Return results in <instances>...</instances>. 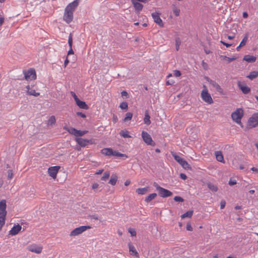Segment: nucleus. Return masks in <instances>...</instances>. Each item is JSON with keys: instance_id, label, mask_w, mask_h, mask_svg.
Segmentation results:
<instances>
[{"instance_id": "1", "label": "nucleus", "mask_w": 258, "mask_h": 258, "mask_svg": "<svg viewBox=\"0 0 258 258\" xmlns=\"http://www.w3.org/2000/svg\"><path fill=\"white\" fill-rule=\"evenodd\" d=\"M78 5L79 0H75L66 7L63 19L67 23L69 24L73 21L74 17L73 13Z\"/></svg>"}, {"instance_id": "2", "label": "nucleus", "mask_w": 258, "mask_h": 258, "mask_svg": "<svg viewBox=\"0 0 258 258\" xmlns=\"http://www.w3.org/2000/svg\"><path fill=\"white\" fill-rule=\"evenodd\" d=\"M6 201L3 200L0 201V231L5 224L7 212L6 211Z\"/></svg>"}, {"instance_id": "3", "label": "nucleus", "mask_w": 258, "mask_h": 258, "mask_svg": "<svg viewBox=\"0 0 258 258\" xmlns=\"http://www.w3.org/2000/svg\"><path fill=\"white\" fill-rule=\"evenodd\" d=\"M244 112L242 108H237L231 113V118L233 121L243 127L241 119L243 116Z\"/></svg>"}, {"instance_id": "4", "label": "nucleus", "mask_w": 258, "mask_h": 258, "mask_svg": "<svg viewBox=\"0 0 258 258\" xmlns=\"http://www.w3.org/2000/svg\"><path fill=\"white\" fill-rule=\"evenodd\" d=\"M153 186L156 188V190L158 191V194L160 195V196L162 198H167L170 197L172 195V192L171 191L161 187L156 182H154Z\"/></svg>"}, {"instance_id": "5", "label": "nucleus", "mask_w": 258, "mask_h": 258, "mask_svg": "<svg viewBox=\"0 0 258 258\" xmlns=\"http://www.w3.org/2000/svg\"><path fill=\"white\" fill-rule=\"evenodd\" d=\"M204 89L201 92V98L205 102L211 104L213 103V99L205 85H204Z\"/></svg>"}, {"instance_id": "6", "label": "nucleus", "mask_w": 258, "mask_h": 258, "mask_svg": "<svg viewBox=\"0 0 258 258\" xmlns=\"http://www.w3.org/2000/svg\"><path fill=\"white\" fill-rule=\"evenodd\" d=\"M247 125L249 128L255 127L258 125V112L253 113L249 117L248 120Z\"/></svg>"}, {"instance_id": "7", "label": "nucleus", "mask_w": 258, "mask_h": 258, "mask_svg": "<svg viewBox=\"0 0 258 258\" xmlns=\"http://www.w3.org/2000/svg\"><path fill=\"white\" fill-rule=\"evenodd\" d=\"M25 79L28 80H34L36 79V74L34 69H31L28 71H23Z\"/></svg>"}, {"instance_id": "8", "label": "nucleus", "mask_w": 258, "mask_h": 258, "mask_svg": "<svg viewBox=\"0 0 258 258\" xmlns=\"http://www.w3.org/2000/svg\"><path fill=\"white\" fill-rule=\"evenodd\" d=\"M91 227L90 226H81L79 227H77L75 229H74L73 230H72L70 235V236H77L81 233H82L83 232L86 231L87 229H90Z\"/></svg>"}, {"instance_id": "9", "label": "nucleus", "mask_w": 258, "mask_h": 258, "mask_svg": "<svg viewBox=\"0 0 258 258\" xmlns=\"http://www.w3.org/2000/svg\"><path fill=\"white\" fill-rule=\"evenodd\" d=\"M142 137L143 141L148 145L155 146V143L153 141L151 136L146 132L142 131Z\"/></svg>"}, {"instance_id": "10", "label": "nucleus", "mask_w": 258, "mask_h": 258, "mask_svg": "<svg viewBox=\"0 0 258 258\" xmlns=\"http://www.w3.org/2000/svg\"><path fill=\"white\" fill-rule=\"evenodd\" d=\"M76 141L78 144L82 147H85L87 146L89 144H95V140L94 139H85L83 138H76Z\"/></svg>"}, {"instance_id": "11", "label": "nucleus", "mask_w": 258, "mask_h": 258, "mask_svg": "<svg viewBox=\"0 0 258 258\" xmlns=\"http://www.w3.org/2000/svg\"><path fill=\"white\" fill-rule=\"evenodd\" d=\"M160 15L161 13L158 12H155L151 14V16L154 22L158 24L160 27H163L164 26V23L160 17Z\"/></svg>"}, {"instance_id": "12", "label": "nucleus", "mask_w": 258, "mask_h": 258, "mask_svg": "<svg viewBox=\"0 0 258 258\" xmlns=\"http://www.w3.org/2000/svg\"><path fill=\"white\" fill-rule=\"evenodd\" d=\"M60 166H55L49 167L48 169V173L50 176L52 178L55 179L56 177L57 173L60 169Z\"/></svg>"}, {"instance_id": "13", "label": "nucleus", "mask_w": 258, "mask_h": 258, "mask_svg": "<svg viewBox=\"0 0 258 258\" xmlns=\"http://www.w3.org/2000/svg\"><path fill=\"white\" fill-rule=\"evenodd\" d=\"M27 249L31 252H35L36 253H40L42 251V247L37 244H33L29 245L27 247Z\"/></svg>"}, {"instance_id": "14", "label": "nucleus", "mask_w": 258, "mask_h": 258, "mask_svg": "<svg viewBox=\"0 0 258 258\" xmlns=\"http://www.w3.org/2000/svg\"><path fill=\"white\" fill-rule=\"evenodd\" d=\"M208 82L211 84L216 90L221 94H223V90L220 86L216 83L215 81L210 79L208 77L206 78Z\"/></svg>"}, {"instance_id": "15", "label": "nucleus", "mask_w": 258, "mask_h": 258, "mask_svg": "<svg viewBox=\"0 0 258 258\" xmlns=\"http://www.w3.org/2000/svg\"><path fill=\"white\" fill-rule=\"evenodd\" d=\"M238 87L244 94H247L250 92V88L248 87L245 83H241L240 82H238L237 83Z\"/></svg>"}, {"instance_id": "16", "label": "nucleus", "mask_w": 258, "mask_h": 258, "mask_svg": "<svg viewBox=\"0 0 258 258\" xmlns=\"http://www.w3.org/2000/svg\"><path fill=\"white\" fill-rule=\"evenodd\" d=\"M131 2L135 8V11L137 13L141 11L143 8V5L136 0H131Z\"/></svg>"}, {"instance_id": "17", "label": "nucleus", "mask_w": 258, "mask_h": 258, "mask_svg": "<svg viewBox=\"0 0 258 258\" xmlns=\"http://www.w3.org/2000/svg\"><path fill=\"white\" fill-rule=\"evenodd\" d=\"M22 229L21 226L19 224H17L16 226H14L11 230L9 231V234L12 235H15L17 234Z\"/></svg>"}, {"instance_id": "18", "label": "nucleus", "mask_w": 258, "mask_h": 258, "mask_svg": "<svg viewBox=\"0 0 258 258\" xmlns=\"http://www.w3.org/2000/svg\"><path fill=\"white\" fill-rule=\"evenodd\" d=\"M68 44L70 47V49L68 51V55L74 54V51L72 49L73 45V37L72 33H70L69 36Z\"/></svg>"}, {"instance_id": "19", "label": "nucleus", "mask_w": 258, "mask_h": 258, "mask_svg": "<svg viewBox=\"0 0 258 258\" xmlns=\"http://www.w3.org/2000/svg\"><path fill=\"white\" fill-rule=\"evenodd\" d=\"M128 248H129V251L130 252V254L133 255H135L136 257L139 256V253H138L137 251L136 250L135 246L132 244L131 243H128Z\"/></svg>"}, {"instance_id": "20", "label": "nucleus", "mask_w": 258, "mask_h": 258, "mask_svg": "<svg viewBox=\"0 0 258 258\" xmlns=\"http://www.w3.org/2000/svg\"><path fill=\"white\" fill-rule=\"evenodd\" d=\"M76 103L81 109H88L89 108L85 102L81 101L79 99L76 101Z\"/></svg>"}, {"instance_id": "21", "label": "nucleus", "mask_w": 258, "mask_h": 258, "mask_svg": "<svg viewBox=\"0 0 258 258\" xmlns=\"http://www.w3.org/2000/svg\"><path fill=\"white\" fill-rule=\"evenodd\" d=\"M215 155L216 156V159L218 161L224 163V158L222 155V153L220 151H217L215 152Z\"/></svg>"}, {"instance_id": "22", "label": "nucleus", "mask_w": 258, "mask_h": 258, "mask_svg": "<svg viewBox=\"0 0 258 258\" xmlns=\"http://www.w3.org/2000/svg\"><path fill=\"white\" fill-rule=\"evenodd\" d=\"M256 57L254 56L250 55H245L243 58V60L248 62H254L255 61Z\"/></svg>"}, {"instance_id": "23", "label": "nucleus", "mask_w": 258, "mask_h": 258, "mask_svg": "<svg viewBox=\"0 0 258 258\" xmlns=\"http://www.w3.org/2000/svg\"><path fill=\"white\" fill-rule=\"evenodd\" d=\"M102 154L110 156H112L113 153V149L111 148H104L101 150Z\"/></svg>"}, {"instance_id": "24", "label": "nucleus", "mask_w": 258, "mask_h": 258, "mask_svg": "<svg viewBox=\"0 0 258 258\" xmlns=\"http://www.w3.org/2000/svg\"><path fill=\"white\" fill-rule=\"evenodd\" d=\"M63 129L68 132L70 134L74 135L75 136H76L77 130L75 128L72 127H68L67 126H64Z\"/></svg>"}, {"instance_id": "25", "label": "nucleus", "mask_w": 258, "mask_h": 258, "mask_svg": "<svg viewBox=\"0 0 258 258\" xmlns=\"http://www.w3.org/2000/svg\"><path fill=\"white\" fill-rule=\"evenodd\" d=\"M179 164L182 166V168L186 170H191V167L188 164V163L183 159V160L179 163Z\"/></svg>"}, {"instance_id": "26", "label": "nucleus", "mask_w": 258, "mask_h": 258, "mask_svg": "<svg viewBox=\"0 0 258 258\" xmlns=\"http://www.w3.org/2000/svg\"><path fill=\"white\" fill-rule=\"evenodd\" d=\"M144 121V123L147 125H149L151 123L150 116L149 115V112L147 110H146L145 111Z\"/></svg>"}, {"instance_id": "27", "label": "nucleus", "mask_w": 258, "mask_h": 258, "mask_svg": "<svg viewBox=\"0 0 258 258\" xmlns=\"http://www.w3.org/2000/svg\"><path fill=\"white\" fill-rule=\"evenodd\" d=\"M118 177L116 174H113L110 177V179L109 181V183L112 185H115L116 181L117 180Z\"/></svg>"}, {"instance_id": "28", "label": "nucleus", "mask_w": 258, "mask_h": 258, "mask_svg": "<svg viewBox=\"0 0 258 258\" xmlns=\"http://www.w3.org/2000/svg\"><path fill=\"white\" fill-rule=\"evenodd\" d=\"M148 187L139 188L136 189V192H137L139 195H145L148 191Z\"/></svg>"}, {"instance_id": "29", "label": "nucleus", "mask_w": 258, "mask_h": 258, "mask_svg": "<svg viewBox=\"0 0 258 258\" xmlns=\"http://www.w3.org/2000/svg\"><path fill=\"white\" fill-rule=\"evenodd\" d=\"M258 76V72L257 71H252L251 72L248 76H247V78L249 79L252 80L253 79L256 78Z\"/></svg>"}, {"instance_id": "30", "label": "nucleus", "mask_w": 258, "mask_h": 258, "mask_svg": "<svg viewBox=\"0 0 258 258\" xmlns=\"http://www.w3.org/2000/svg\"><path fill=\"white\" fill-rule=\"evenodd\" d=\"M207 186L211 191L213 192H216L218 189V187L216 185L211 182L207 183Z\"/></svg>"}, {"instance_id": "31", "label": "nucleus", "mask_w": 258, "mask_h": 258, "mask_svg": "<svg viewBox=\"0 0 258 258\" xmlns=\"http://www.w3.org/2000/svg\"><path fill=\"white\" fill-rule=\"evenodd\" d=\"M157 196V194L156 193H152L150 194L148 196L146 197L145 199V201L147 203H149L151 202L152 200L154 199Z\"/></svg>"}, {"instance_id": "32", "label": "nucleus", "mask_w": 258, "mask_h": 258, "mask_svg": "<svg viewBox=\"0 0 258 258\" xmlns=\"http://www.w3.org/2000/svg\"><path fill=\"white\" fill-rule=\"evenodd\" d=\"M112 156H116V157H125V158H127L128 157L125 154H122L118 152L117 151L113 150V153L112 154Z\"/></svg>"}, {"instance_id": "33", "label": "nucleus", "mask_w": 258, "mask_h": 258, "mask_svg": "<svg viewBox=\"0 0 258 258\" xmlns=\"http://www.w3.org/2000/svg\"><path fill=\"white\" fill-rule=\"evenodd\" d=\"M220 57L222 58V59H223V60H227L228 63L237 59V57H235V56H233L232 57H227L225 55H221Z\"/></svg>"}, {"instance_id": "34", "label": "nucleus", "mask_w": 258, "mask_h": 258, "mask_svg": "<svg viewBox=\"0 0 258 258\" xmlns=\"http://www.w3.org/2000/svg\"><path fill=\"white\" fill-rule=\"evenodd\" d=\"M119 135L123 137V138H131V136L129 135V132L126 130H121L120 133Z\"/></svg>"}, {"instance_id": "35", "label": "nucleus", "mask_w": 258, "mask_h": 258, "mask_svg": "<svg viewBox=\"0 0 258 258\" xmlns=\"http://www.w3.org/2000/svg\"><path fill=\"white\" fill-rule=\"evenodd\" d=\"M193 214V211L189 210L187 212H185L181 216L182 219L185 218L186 217L190 218Z\"/></svg>"}, {"instance_id": "36", "label": "nucleus", "mask_w": 258, "mask_h": 258, "mask_svg": "<svg viewBox=\"0 0 258 258\" xmlns=\"http://www.w3.org/2000/svg\"><path fill=\"white\" fill-rule=\"evenodd\" d=\"M171 155L174 158V159L179 164L180 162L183 160V158L180 157L179 156L177 155L174 152H171Z\"/></svg>"}, {"instance_id": "37", "label": "nucleus", "mask_w": 258, "mask_h": 258, "mask_svg": "<svg viewBox=\"0 0 258 258\" xmlns=\"http://www.w3.org/2000/svg\"><path fill=\"white\" fill-rule=\"evenodd\" d=\"M27 93L29 95H33L35 97L38 96L40 95V93L36 92L34 90L32 89H31L30 91L27 90Z\"/></svg>"}, {"instance_id": "38", "label": "nucleus", "mask_w": 258, "mask_h": 258, "mask_svg": "<svg viewBox=\"0 0 258 258\" xmlns=\"http://www.w3.org/2000/svg\"><path fill=\"white\" fill-rule=\"evenodd\" d=\"M56 122V119H55V117L54 115H52L51 116L48 120V122H47V124L48 125H53L54 124H55Z\"/></svg>"}, {"instance_id": "39", "label": "nucleus", "mask_w": 258, "mask_h": 258, "mask_svg": "<svg viewBox=\"0 0 258 258\" xmlns=\"http://www.w3.org/2000/svg\"><path fill=\"white\" fill-rule=\"evenodd\" d=\"M133 117V113L132 112H127L125 114V116L123 119L124 121H127L131 120Z\"/></svg>"}, {"instance_id": "40", "label": "nucleus", "mask_w": 258, "mask_h": 258, "mask_svg": "<svg viewBox=\"0 0 258 258\" xmlns=\"http://www.w3.org/2000/svg\"><path fill=\"white\" fill-rule=\"evenodd\" d=\"M88 132V131L77 130L76 137H82Z\"/></svg>"}, {"instance_id": "41", "label": "nucleus", "mask_w": 258, "mask_h": 258, "mask_svg": "<svg viewBox=\"0 0 258 258\" xmlns=\"http://www.w3.org/2000/svg\"><path fill=\"white\" fill-rule=\"evenodd\" d=\"M119 107L122 109L127 110L128 104L126 102H122V103H120Z\"/></svg>"}, {"instance_id": "42", "label": "nucleus", "mask_w": 258, "mask_h": 258, "mask_svg": "<svg viewBox=\"0 0 258 258\" xmlns=\"http://www.w3.org/2000/svg\"><path fill=\"white\" fill-rule=\"evenodd\" d=\"M110 173L108 171H106L103 174V175L101 177V179L102 180H106L109 177Z\"/></svg>"}, {"instance_id": "43", "label": "nucleus", "mask_w": 258, "mask_h": 258, "mask_svg": "<svg viewBox=\"0 0 258 258\" xmlns=\"http://www.w3.org/2000/svg\"><path fill=\"white\" fill-rule=\"evenodd\" d=\"M248 39V35L246 34L245 36L243 37L242 41L240 43V46H243L245 45Z\"/></svg>"}, {"instance_id": "44", "label": "nucleus", "mask_w": 258, "mask_h": 258, "mask_svg": "<svg viewBox=\"0 0 258 258\" xmlns=\"http://www.w3.org/2000/svg\"><path fill=\"white\" fill-rule=\"evenodd\" d=\"M181 43V41L179 39V38H176L175 39V46H176V50L178 51L179 49V45Z\"/></svg>"}, {"instance_id": "45", "label": "nucleus", "mask_w": 258, "mask_h": 258, "mask_svg": "<svg viewBox=\"0 0 258 258\" xmlns=\"http://www.w3.org/2000/svg\"><path fill=\"white\" fill-rule=\"evenodd\" d=\"M128 232L131 234L132 236H135L136 235V231L134 229L129 228Z\"/></svg>"}, {"instance_id": "46", "label": "nucleus", "mask_w": 258, "mask_h": 258, "mask_svg": "<svg viewBox=\"0 0 258 258\" xmlns=\"http://www.w3.org/2000/svg\"><path fill=\"white\" fill-rule=\"evenodd\" d=\"M173 12L176 16H178L180 14V10L176 8H174L173 10Z\"/></svg>"}, {"instance_id": "47", "label": "nucleus", "mask_w": 258, "mask_h": 258, "mask_svg": "<svg viewBox=\"0 0 258 258\" xmlns=\"http://www.w3.org/2000/svg\"><path fill=\"white\" fill-rule=\"evenodd\" d=\"M174 200L176 202H182L184 200L182 198L179 196H175L174 198Z\"/></svg>"}, {"instance_id": "48", "label": "nucleus", "mask_w": 258, "mask_h": 258, "mask_svg": "<svg viewBox=\"0 0 258 258\" xmlns=\"http://www.w3.org/2000/svg\"><path fill=\"white\" fill-rule=\"evenodd\" d=\"M13 177V173L12 170H9L8 171V178L9 179H11Z\"/></svg>"}, {"instance_id": "49", "label": "nucleus", "mask_w": 258, "mask_h": 258, "mask_svg": "<svg viewBox=\"0 0 258 258\" xmlns=\"http://www.w3.org/2000/svg\"><path fill=\"white\" fill-rule=\"evenodd\" d=\"M173 75L174 76L178 77L181 76V74L180 72L178 70H174L173 71Z\"/></svg>"}, {"instance_id": "50", "label": "nucleus", "mask_w": 258, "mask_h": 258, "mask_svg": "<svg viewBox=\"0 0 258 258\" xmlns=\"http://www.w3.org/2000/svg\"><path fill=\"white\" fill-rule=\"evenodd\" d=\"M228 184L231 186L235 185L236 184V181L235 179L231 178L228 182Z\"/></svg>"}, {"instance_id": "51", "label": "nucleus", "mask_w": 258, "mask_h": 258, "mask_svg": "<svg viewBox=\"0 0 258 258\" xmlns=\"http://www.w3.org/2000/svg\"><path fill=\"white\" fill-rule=\"evenodd\" d=\"M186 228L187 230L189 231H192L193 230L192 227H191L190 223H187Z\"/></svg>"}, {"instance_id": "52", "label": "nucleus", "mask_w": 258, "mask_h": 258, "mask_svg": "<svg viewBox=\"0 0 258 258\" xmlns=\"http://www.w3.org/2000/svg\"><path fill=\"white\" fill-rule=\"evenodd\" d=\"M202 67H203L204 69L205 70H208V64L205 62L204 60L202 61Z\"/></svg>"}, {"instance_id": "53", "label": "nucleus", "mask_w": 258, "mask_h": 258, "mask_svg": "<svg viewBox=\"0 0 258 258\" xmlns=\"http://www.w3.org/2000/svg\"><path fill=\"white\" fill-rule=\"evenodd\" d=\"M226 202L224 200H222L220 202V208L223 209L225 207Z\"/></svg>"}, {"instance_id": "54", "label": "nucleus", "mask_w": 258, "mask_h": 258, "mask_svg": "<svg viewBox=\"0 0 258 258\" xmlns=\"http://www.w3.org/2000/svg\"><path fill=\"white\" fill-rule=\"evenodd\" d=\"M121 97H125L126 98L128 97V93L126 91H123L121 92Z\"/></svg>"}, {"instance_id": "55", "label": "nucleus", "mask_w": 258, "mask_h": 258, "mask_svg": "<svg viewBox=\"0 0 258 258\" xmlns=\"http://www.w3.org/2000/svg\"><path fill=\"white\" fill-rule=\"evenodd\" d=\"M220 43L223 44L224 45H225L226 47H230V46L232 45L231 44H229V43H226L224 41H223L222 40H221L220 41Z\"/></svg>"}, {"instance_id": "56", "label": "nucleus", "mask_w": 258, "mask_h": 258, "mask_svg": "<svg viewBox=\"0 0 258 258\" xmlns=\"http://www.w3.org/2000/svg\"><path fill=\"white\" fill-rule=\"evenodd\" d=\"M77 114L78 116H80L83 118H85L86 117V115L84 113L81 112H77Z\"/></svg>"}, {"instance_id": "57", "label": "nucleus", "mask_w": 258, "mask_h": 258, "mask_svg": "<svg viewBox=\"0 0 258 258\" xmlns=\"http://www.w3.org/2000/svg\"><path fill=\"white\" fill-rule=\"evenodd\" d=\"M71 94H72V96L73 97L75 101H77V100H78V99H79L78 97H77V96L76 95V94L74 92H71Z\"/></svg>"}, {"instance_id": "58", "label": "nucleus", "mask_w": 258, "mask_h": 258, "mask_svg": "<svg viewBox=\"0 0 258 258\" xmlns=\"http://www.w3.org/2000/svg\"><path fill=\"white\" fill-rule=\"evenodd\" d=\"M89 217L91 219H94V220H98V217L97 216V215H89Z\"/></svg>"}, {"instance_id": "59", "label": "nucleus", "mask_w": 258, "mask_h": 258, "mask_svg": "<svg viewBox=\"0 0 258 258\" xmlns=\"http://www.w3.org/2000/svg\"><path fill=\"white\" fill-rule=\"evenodd\" d=\"M180 177L183 180H185L187 178L186 175L185 174L182 173L180 174Z\"/></svg>"}, {"instance_id": "60", "label": "nucleus", "mask_w": 258, "mask_h": 258, "mask_svg": "<svg viewBox=\"0 0 258 258\" xmlns=\"http://www.w3.org/2000/svg\"><path fill=\"white\" fill-rule=\"evenodd\" d=\"M174 81L173 80H168L166 81V84L167 85H172L174 84Z\"/></svg>"}, {"instance_id": "61", "label": "nucleus", "mask_w": 258, "mask_h": 258, "mask_svg": "<svg viewBox=\"0 0 258 258\" xmlns=\"http://www.w3.org/2000/svg\"><path fill=\"white\" fill-rule=\"evenodd\" d=\"M98 184L97 183H94L93 185H92V188L95 189H96L97 188H98Z\"/></svg>"}, {"instance_id": "62", "label": "nucleus", "mask_w": 258, "mask_h": 258, "mask_svg": "<svg viewBox=\"0 0 258 258\" xmlns=\"http://www.w3.org/2000/svg\"><path fill=\"white\" fill-rule=\"evenodd\" d=\"M131 183V181L129 179L126 180L124 182V185L127 186Z\"/></svg>"}, {"instance_id": "63", "label": "nucleus", "mask_w": 258, "mask_h": 258, "mask_svg": "<svg viewBox=\"0 0 258 258\" xmlns=\"http://www.w3.org/2000/svg\"><path fill=\"white\" fill-rule=\"evenodd\" d=\"M69 62V60H68V57H67L66 60H64V67H66V66L68 64Z\"/></svg>"}, {"instance_id": "64", "label": "nucleus", "mask_w": 258, "mask_h": 258, "mask_svg": "<svg viewBox=\"0 0 258 258\" xmlns=\"http://www.w3.org/2000/svg\"><path fill=\"white\" fill-rule=\"evenodd\" d=\"M242 16L244 18H246L248 17V14L246 12H243Z\"/></svg>"}]
</instances>
